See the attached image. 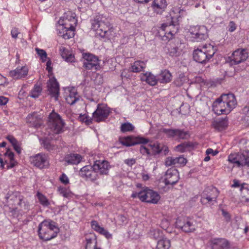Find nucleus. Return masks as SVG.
<instances>
[{"label":"nucleus","instance_id":"f257e3e1","mask_svg":"<svg viewBox=\"0 0 249 249\" xmlns=\"http://www.w3.org/2000/svg\"><path fill=\"white\" fill-rule=\"evenodd\" d=\"M237 104L232 93L223 94L213 104V110L217 115L229 114Z\"/></svg>","mask_w":249,"mask_h":249},{"label":"nucleus","instance_id":"f03ea898","mask_svg":"<svg viewBox=\"0 0 249 249\" xmlns=\"http://www.w3.org/2000/svg\"><path fill=\"white\" fill-rule=\"evenodd\" d=\"M91 28L96 32L97 36L104 37H110L114 32V28L111 26L108 19L103 15L96 16L91 21Z\"/></svg>","mask_w":249,"mask_h":249},{"label":"nucleus","instance_id":"7ed1b4c3","mask_svg":"<svg viewBox=\"0 0 249 249\" xmlns=\"http://www.w3.org/2000/svg\"><path fill=\"white\" fill-rule=\"evenodd\" d=\"M178 12L179 15L177 18L171 17V20L169 22H166L161 24L159 33L160 36L162 37L163 40H166L172 38L174 35L178 32V18L186 16L187 13L183 9L179 10Z\"/></svg>","mask_w":249,"mask_h":249},{"label":"nucleus","instance_id":"20e7f679","mask_svg":"<svg viewBox=\"0 0 249 249\" xmlns=\"http://www.w3.org/2000/svg\"><path fill=\"white\" fill-rule=\"evenodd\" d=\"M59 229L52 220H45L38 226V235L39 238L44 241H49L57 235Z\"/></svg>","mask_w":249,"mask_h":249},{"label":"nucleus","instance_id":"39448f33","mask_svg":"<svg viewBox=\"0 0 249 249\" xmlns=\"http://www.w3.org/2000/svg\"><path fill=\"white\" fill-rule=\"evenodd\" d=\"M110 113L111 109L106 104H99L96 109L92 113V118L86 116L83 119V121L87 124H91L92 121L97 123L104 122L108 118Z\"/></svg>","mask_w":249,"mask_h":249},{"label":"nucleus","instance_id":"423d86ee","mask_svg":"<svg viewBox=\"0 0 249 249\" xmlns=\"http://www.w3.org/2000/svg\"><path fill=\"white\" fill-rule=\"evenodd\" d=\"M216 49L210 44L204 45L202 48L194 50L193 58L195 61L203 64L208 62L215 53Z\"/></svg>","mask_w":249,"mask_h":249},{"label":"nucleus","instance_id":"0eeeda50","mask_svg":"<svg viewBox=\"0 0 249 249\" xmlns=\"http://www.w3.org/2000/svg\"><path fill=\"white\" fill-rule=\"evenodd\" d=\"M131 196L133 198L138 197L142 202L152 204H157L160 198L157 192L147 188L138 192H133Z\"/></svg>","mask_w":249,"mask_h":249},{"label":"nucleus","instance_id":"6e6552de","mask_svg":"<svg viewBox=\"0 0 249 249\" xmlns=\"http://www.w3.org/2000/svg\"><path fill=\"white\" fill-rule=\"evenodd\" d=\"M48 118V128L51 130L53 133L59 134L64 131L65 123L59 114L52 111L50 114Z\"/></svg>","mask_w":249,"mask_h":249},{"label":"nucleus","instance_id":"1a4fd4ad","mask_svg":"<svg viewBox=\"0 0 249 249\" xmlns=\"http://www.w3.org/2000/svg\"><path fill=\"white\" fill-rule=\"evenodd\" d=\"M149 142V140L142 137H135L133 138L129 136L125 138L122 141L123 145L126 146H131L138 144H141L140 147V152L143 155L150 156L151 153L148 148L144 145Z\"/></svg>","mask_w":249,"mask_h":249},{"label":"nucleus","instance_id":"9d476101","mask_svg":"<svg viewBox=\"0 0 249 249\" xmlns=\"http://www.w3.org/2000/svg\"><path fill=\"white\" fill-rule=\"evenodd\" d=\"M57 27V34L65 39H68L74 36V31L76 25H73L69 20L59 19Z\"/></svg>","mask_w":249,"mask_h":249},{"label":"nucleus","instance_id":"9b49d317","mask_svg":"<svg viewBox=\"0 0 249 249\" xmlns=\"http://www.w3.org/2000/svg\"><path fill=\"white\" fill-rule=\"evenodd\" d=\"M228 160L231 163L235 164L238 167L245 166L249 167V157L247 154L231 153L228 157Z\"/></svg>","mask_w":249,"mask_h":249},{"label":"nucleus","instance_id":"f8f14e48","mask_svg":"<svg viewBox=\"0 0 249 249\" xmlns=\"http://www.w3.org/2000/svg\"><path fill=\"white\" fill-rule=\"evenodd\" d=\"M219 192L215 187L206 188L201 195L200 201L203 204H210L212 202L216 201Z\"/></svg>","mask_w":249,"mask_h":249},{"label":"nucleus","instance_id":"ddd939ff","mask_svg":"<svg viewBox=\"0 0 249 249\" xmlns=\"http://www.w3.org/2000/svg\"><path fill=\"white\" fill-rule=\"evenodd\" d=\"M80 176L86 180L94 182L98 178V175L94 169L93 165H86L82 167L79 172Z\"/></svg>","mask_w":249,"mask_h":249},{"label":"nucleus","instance_id":"4468645a","mask_svg":"<svg viewBox=\"0 0 249 249\" xmlns=\"http://www.w3.org/2000/svg\"><path fill=\"white\" fill-rule=\"evenodd\" d=\"M177 228L181 229L186 232H192L195 230V226L188 217H178L176 222Z\"/></svg>","mask_w":249,"mask_h":249},{"label":"nucleus","instance_id":"2eb2a0df","mask_svg":"<svg viewBox=\"0 0 249 249\" xmlns=\"http://www.w3.org/2000/svg\"><path fill=\"white\" fill-rule=\"evenodd\" d=\"M190 33L191 35V37L193 38L194 41L200 42L205 40L208 37L206 29L204 26L191 27Z\"/></svg>","mask_w":249,"mask_h":249},{"label":"nucleus","instance_id":"dca6fc26","mask_svg":"<svg viewBox=\"0 0 249 249\" xmlns=\"http://www.w3.org/2000/svg\"><path fill=\"white\" fill-rule=\"evenodd\" d=\"M83 66L87 70H99L100 68L98 58L92 54H86Z\"/></svg>","mask_w":249,"mask_h":249},{"label":"nucleus","instance_id":"f3484780","mask_svg":"<svg viewBox=\"0 0 249 249\" xmlns=\"http://www.w3.org/2000/svg\"><path fill=\"white\" fill-rule=\"evenodd\" d=\"M248 56V53L246 49H238L233 52L230 57L231 63L232 65H237L246 60Z\"/></svg>","mask_w":249,"mask_h":249},{"label":"nucleus","instance_id":"a211bd4d","mask_svg":"<svg viewBox=\"0 0 249 249\" xmlns=\"http://www.w3.org/2000/svg\"><path fill=\"white\" fill-rule=\"evenodd\" d=\"M179 179L178 171L174 168H170L165 172L164 182L166 185L176 184Z\"/></svg>","mask_w":249,"mask_h":249},{"label":"nucleus","instance_id":"6ab92c4d","mask_svg":"<svg viewBox=\"0 0 249 249\" xmlns=\"http://www.w3.org/2000/svg\"><path fill=\"white\" fill-rule=\"evenodd\" d=\"M30 160L34 166L40 169L47 167L49 165L47 156L43 154L39 153L31 157Z\"/></svg>","mask_w":249,"mask_h":249},{"label":"nucleus","instance_id":"aec40b11","mask_svg":"<svg viewBox=\"0 0 249 249\" xmlns=\"http://www.w3.org/2000/svg\"><path fill=\"white\" fill-rule=\"evenodd\" d=\"M48 90L52 97L56 101L59 95V86L54 77L50 78L47 83Z\"/></svg>","mask_w":249,"mask_h":249},{"label":"nucleus","instance_id":"412c9836","mask_svg":"<svg viewBox=\"0 0 249 249\" xmlns=\"http://www.w3.org/2000/svg\"><path fill=\"white\" fill-rule=\"evenodd\" d=\"M93 166L96 173L99 172L100 175H107L109 170L111 168L109 163L105 160H96L94 162Z\"/></svg>","mask_w":249,"mask_h":249},{"label":"nucleus","instance_id":"4be33fe9","mask_svg":"<svg viewBox=\"0 0 249 249\" xmlns=\"http://www.w3.org/2000/svg\"><path fill=\"white\" fill-rule=\"evenodd\" d=\"M26 122L30 126L36 128L40 127L42 124L40 115L36 112L29 114L26 117Z\"/></svg>","mask_w":249,"mask_h":249},{"label":"nucleus","instance_id":"5701e85b","mask_svg":"<svg viewBox=\"0 0 249 249\" xmlns=\"http://www.w3.org/2000/svg\"><path fill=\"white\" fill-rule=\"evenodd\" d=\"M152 151V155H156L163 152L164 155L166 156L168 153L169 150L168 147L163 144L158 142L154 143L153 144H148Z\"/></svg>","mask_w":249,"mask_h":249},{"label":"nucleus","instance_id":"b1692460","mask_svg":"<svg viewBox=\"0 0 249 249\" xmlns=\"http://www.w3.org/2000/svg\"><path fill=\"white\" fill-rule=\"evenodd\" d=\"M28 73V68L26 66L18 67L10 72V75L14 79H20L25 77Z\"/></svg>","mask_w":249,"mask_h":249},{"label":"nucleus","instance_id":"393cba45","mask_svg":"<svg viewBox=\"0 0 249 249\" xmlns=\"http://www.w3.org/2000/svg\"><path fill=\"white\" fill-rule=\"evenodd\" d=\"M167 5L166 0H154L152 8L157 14H161L165 11Z\"/></svg>","mask_w":249,"mask_h":249},{"label":"nucleus","instance_id":"a878e982","mask_svg":"<svg viewBox=\"0 0 249 249\" xmlns=\"http://www.w3.org/2000/svg\"><path fill=\"white\" fill-rule=\"evenodd\" d=\"M141 81L145 82L151 86H154L157 84L158 80L156 76L150 72L142 73L140 75Z\"/></svg>","mask_w":249,"mask_h":249},{"label":"nucleus","instance_id":"bb28decb","mask_svg":"<svg viewBox=\"0 0 249 249\" xmlns=\"http://www.w3.org/2000/svg\"><path fill=\"white\" fill-rule=\"evenodd\" d=\"M91 226L92 229L101 234L104 235L107 238L109 239L111 238L112 235L104 228L100 227L96 221H92L91 222Z\"/></svg>","mask_w":249,"mask_h":249},{"label":"nucleus","instance_id":"cd10ccee","mask_svg":"<svg viewBox=\"0 0 249 249\" xmlns=\"http://www.w3.org/2000/svg\"><path fill=\"white\" fill-rule=\"evenodd\" d=\"M228 125L227 118L224 119H218L214 120L212 124L213 126L219 131L225 129Z\"/></svg>","mask_w":249,"mask_h":249},{"label":"nucleus","instance_id":"c85d7f7f","mask_svg":"<svg viewBox=\"0 0 249 249\" xmlns=\"http://www.w3.org/2000/svg\"><path fill=\"white\" fill-rule=\"evenodd\" d=\"M178 43L176 44L175 43L170 42L166 46L167 49V53L172 57H177L180 55V50L178 46Z\"/></svg>","mask_w":249,"mask_h":249},{"label":"nucleus","instance_id":"c756f323","mask_svg":"<svg viewBox=\"0 0 249 249\" xmlns=\"http://www.w3.org/2000/svg\"><path fill=\"white\" fill-rule=\"evenodd\" d=\"M65 99L68 104L72 105L79 100V95L77 91L73 89L69 91V94L66 96Z\"/></svg>","mask_w":249,"mask_h":249},{"label":"nucleus","instance_id":"7c9ffc66","mask_svg":"<svg viewBox=\"0 0 249 249\" xmlns=\"http://www.w3.org/2000/svg\"><path fill=\"white\" fill-rule=\"evenodd\" d=\"M232 186L234 187H240V190L242 198L244 199L243 200L246 202L249 201V189L248 188L244 187L243 185L240 186L239 182L238 180H234V183Z\"/></svg>","mask_w":249,"mask_h":249},{"label":"nucleus","instance_id":"2f4dec72","mask_svg":"<svg viewBox=\"0 0 249 249\" xmlns=\"http://www.w3.org/2000/svg\"><path fill=\"white\" fill-rule=\"evenodd\" d=\"M81 160V156L77 154L67 155L65 158V161L70 164H77Z\"/></svg>","mask_w":249,"mask_h":249},{"label":"nucleus","instance_id":"473e14b6","mask_svg":"<svg viewBox=\"0 0 249 249\" xmlns=\"http://www.w3.org/2000/svg\"><path fill=\"white\" fill-rule=\"evenodd\" d=\"M146 67L145 62L143 61L138 60L135 61L130 68V71L133 72H139L143 71Z\"/></svg>","mask_w":249,"mask_h":249},{"label":"nucleus","instance_id":"72a5a7b5","mask_svg":"<svg viewBox=\"0 0 249 249\" xmlns=\"http://www.w3.org/2000/svg\"><path fill=\"white\" fill-rule=\"evenodd\" d=\"M59 51L62 57L67 62H72L74 61V56L65 47H61Z\"/></svg>","mask_w":249,"mask_h":249},{"label":"nucleus","instance_id":"f704fd0d","mask_svg":"<svg viewBox=\"0 0 249 249\" xmlns=\"http://www.w3.org/2000/svg\"><path fill=\"white\" fill-rule=\"evenodd\" d=\"M194 144L190 142H186L181 143L176 146V149L179 152H184L187 150H190L194 147Z\"/></svg>","mask_w":249,"mask_h":249},{"label":"nucleus","instance_id":"c9c22d12","mask_svg":"<svg viewBox=\"0 0 249 249\" xmlns=\"http://www.w3.org/2000/svg\"><path fill=\"white\" fill-rule=\"evenodd\" d=\"M170 246V241L166 238H163L158 241L155 249H169Z\"/></svg>","mask_w":249,"mask_h":249},{"label":"nucleus","instance_id":"e433bc0d","mask_svg":"<svg viewBox=\"0 0 249 249\" xmlns=\"http://www.w3.org/2000/svg\"><path fill=\"white\" fill-rule=\"evenodd\" d=\"M15 198L17 201V205L19 207L21 210H27L29 209V203L23 199L22 196H15Z\"/></svg>","mask_w":249,"mask_h":249},{"label":"nucleus","instance_id":"4c0bfd02","mask_svg":"<svg viewBox=\"0 0 249 249\" xmlns=\"http://www.w3.org/2000/svg\"><path fill=\"white\" fill-rule=\"evenodd\" d=\"M6 157L9 160V163L7 165L8 168H12L14 167L17 162L14 160V154L13 152L8 149L4 154Z\"/></svg>","mask_w":249,"mask_h":249},{"label":"nucleus","instance_id":"58836bf2","mask_svg":"<svg viewBox=\"0 0 249 249\" xmlns=\"http://www.w3.org/2000/svg\"><path fill=\"white\" fill-rule=\"evenodd\" d=\"M160 82L162 83H166L170 82L172 80V75L171 73L166 70H165L160 74Z\"/></svg>","mask_w":249,"mask_h":249},{"label":"nucleus","instance_id":"ea45409f","mask_svg":"<svg viewBox=\"0 0 249 249\" xmlns=\"http://www.w3.org/2000/svg\"><path fill=\"white\" fill-rule=\"evenodd\" d=\"M36 196L39 203L43 207H48L50 205V202L48 198L42 193L38 192L36 194Z\"/></svg>","mask_w":249,"mask_h":249},{"label":"nucleus","instance_id":"a19ab883","mask_svg":"<svg viewBox=\"0 0 249 249\" xmlns=\"http://www.w3.org/2000/svg\"><path fill=\"white\" fill-rule=\"evenodd\" d=\"M42 91V88L41 86L36 84L35 85L34 88L31 91L30 95L31 97L36 98H37L40 94Z\"/></svg>","mask_w":249,"mask_h":249},{"label":"nucleus","instance_id":"79ce46f5","mask_svg":"<svg viewBox=\"0 0 249 249\" xmlns=\"http://www.w3.org/2000/svg\"><path fill=\"white\" fill-rule=\"evenodd\" d=\"M176 137L179 139H187L190 137L188 131H184L183 129H177Z\"/></svg>","mask_w":249,"mask_h":249},{"label":"nucleus","instance_id":"37998d69","mask_svg":"<svg viewBox=\"0 0 249 249\" xmlns=\"http://www.w3.org/2000/svg\"><path fill=\"white\" fill-rule=\"evenodd\" d=\"M134 125L130 123H124L121 124L120 129L121 132L125 133L126 132H130L134 129Z\"/></svg>","mask_w":249,"mask_h":249},{"label":"nucleus","instance_id":"c03bdc74","mask_svg":"<svg viewBox=\"0 0 249 249\" xmlns=\"http://www.w3.org/2000/svg\"><path fill=\"white\" fill-rule=\"evenodd\" d=\"M177 129L161 128L160 132L164 133L168 138H174L176 137Z\"/></svg>","mask_w":249,"mask_h":249},{"label":"nucleus","instance_id":"a18cd8bd","mask_svg":"<svg viewBox=\"0 0 249 249\" xmlns=\"http://www.w3.org/2000/svg\"><path fill=\"white\" fill-rule=\"evenodd\" d=\"M60 19H62L63 20H69L72 22L73 25H76L77 24V19L75 18V17L72 16L71 13H66L64 14V16L60 18Z\"/></svg>","mask_w":249,"mask_h":249},{"label":"nucleus","instance_id":"49530a36","mask_svg":"<svg viewBox=\"0 0 249 249\" xmlns=\"http://www.w3.org/2000/svg\"><path fill=\"white\" fill-rule=\"evenodd\" d=\"M41 144L43 147L47 150L50 151L54 149L55 146L52 144L51 142L47 139H44L41 142Z\"/></svg>","mask_w":249,"mask_h":249},{"label":"nucleus","instance_id":"de8ad7c7","mask_svg":"<svg viewBox=\"0 0 249 249\" xmlns=\"http://www.w3.org/2000/svg\"><path fill=\"white\" fill-rule=\"evenodd\" d=\"M186 79L184 74L181 73L179 76L174 81V84L178 87L181 86L185 82Z\"/></svg>","mask_w":249,"mask_h":249},{"label":"nucleus","instance_id":"09e8293b","mask_svg":"<svg viewBox=\"0 0 249 249\" xmlns=\"http://www.w3.org/2000/svg\"><path fill=\"white\" fill-rule=\"evenodd\" d=\"M58 191L61 196L65 197L68 198L71 196L70 190L66 187H59L58 188Z\"/></svg>","mask_w":249,"mask_h":249},{"label":"nucleus","instance_id":"8fccbe9b","mask_svg":"<svg viewBox=\"0 0 249 249\" xmlns=\"http://www.w3.org/2000/svg\"><path fill=\"white\" fill-rule=\"evenodd\" d=\"M219 245L221 249H230L231 248L230 243L225 239H221Z\"/></svg>","mask_w":249,"mask_h":249},{"label":"nucleus","instance_id":"3c124183","mask_svg":"<svg viewBox=\"0 0 249 249\" xmlns=\"http://www.w3.org/2000/svg\"><path fill=\"white\" fill-rule=\"evenodd\" d=\"M35 50L37 54L39 56L42 61L43 62L46 61L47 59V53L44 50L42 49H40L38 48H36L35 49Z\"/></svg>","mask_w":249,"mask_h":249},{"label":"nucleus","instance_id":"603ef678","mask_svg":"<svg viewBox=\"0 0 249 249\" xmlns=\"http://www.w3.org/2000/svg\"><path fill=\"white\" fill-rule=\"evenodd\" d=\"M87 244L86 245L85 249H91L93 248L94 249L95 248H97L96 246L97 242L94 240H92V239H87Z\"/></svg>","mask_w":249,"mask_h":249},{"label":"nucleus","instance_id":"864d4df0","mask_svg":"<svg viewBox=\"0 0 249 249\" xmlns=\"http://www.w3.org/2000/svg\"><path fill=\"white\" fill-rule=\"evenodd\" d=\"M176 164V158L169 157L165 160V165L166 166H170Z\"/></svg>","mask_w":249,"mask_h":249},{"label":"nucleus","instance_id":"5fc2aeb1","mask_svg":"<svg viewBox=\"0 0 249 249\" xmlns=\"http://www.w3.org/2000/svg\"><path fill=\"white\" fill-rule=\"evenodd\" d=\"M117 222L119 225H123L127 223V218L123 215H119L117 217Z\"/></svg>","mask_w":249,"mask_h":249},{"label":"nucleus","instance_id":"6e6d98bb","mask_svg":"<svg viewBox=\"0 0 249 249\" xmlns=\"http://www.w3.org/2000/svg\"><path fill=\"white\" fill-rule=\"evenodd\" d=\"M176 161L177 164L180 165H185L187 162V160L185 158L183 157H176Z\"/></svg>","mask_w":249,"mask_h":249},{"label":"nucleus","instance_id":"4d7b16f0","mask_svg":"<svg viewBox=\"0 0 249 249\" xmlns=\"http://www.w3.org/2000/svg\"><path fill=\"white\" fill-rule=\"evenodd\" d=\"M19 34L20 32L17 28H13L11 31V36L14 39H16L18 37V35Z\"/></svg>","mask_w":249,"mask_h":249},{"label":"nucleus","instance_id":"13d9d810","mask_svg":"<svg viewBox=\"0 0 249 249\" xmlns=\"http://www.w3.org/2000/svg\"><path fill=\"white\" fill-rule=\"evenodd\" d=\"M60 180L64 184H67L69 182V178L65 174H62L61 176L60 177Z\"/></svg>","mask_w":249,"mask_h":249},{"label":"nucleus","instance_id":"bf43d9fd","mask_svg":"<svg viewBox=\"0 0 249 249\" xmlns=\"http://www.w3.org/2000/svg\"><path fill=\"white\" fill-rule=\"evenodd\" d=\"M222 214L224 217L227 222H229L231 220V216L230 214L224 210H222Z\"/></svg>","mask_w":249,"mask_h":249},{"label":"nucleus","instance_id":"052dcab7","mask_svg":"<svg viewBox=\"0 0 249 249\" xmlns=\"http://www.w3.org/2000/svg\"><path fill=\"white\" fill-rule=\"evenodd\" d=\"M124 163L129 166H131L136 163L135 159H128L124 161Z\"/></svg>","mask_w":249,"mask_h":249},{"label":"nucleus","instance_id":"680f3d73","mask_svg":"<svg viewBox=\"0 0 249 249\" xmlns=\"http://www.w3.org/2000/svg\"><path fill=\"white\" fill-rule=\"evenodd\" d=\"M218 151L216 150H213L212 148H208L206 150V154L207 155H209L210 154L212 155L213 156H215L218 153Z\"/></svg>","mask_w":249,"mask_h":249},{"label":"nucleus","instance_id":"e2e57ef3","mask_svg":"<svg viewBox=\"0 0 249 249\" xmlns=\"http://www.w3.org/2000/svg\"><path fill=\"white\" fill-rule=\"evenodd\" d=\"M236 29V25L233 21H230L229 23V31L232 32Z\"/></svg>","mask_w":249,"mask_h":249},{"label":"nucleus","instance_id":"0e129e2a","mask_svg":"<svg viewBox=\"0 0 249 249\" xmlns=\"http://www.w3.org/2000/svg\"><path fill=\"white\" fill-rule=\"evenodd\" d=\"M7 139L13 145L16 144L18 142L17 140L12 136H8Z\"/></svg>","mask_w":249,"mask_h":249},{"label":"nucleus","instance_id":"69168bd1","mask_svg":"<svg viewBox=\"0 0 249 249\" xmlns=\"http://www.w3.org/2000/svg\"><path fill=\"white\" fill-rule=\"evenodd\" d=\"M13 146L14 147V150L17 152L18 154H20L21 151V148L19 146L18 142L16 144L13 145Z\"/></svg>","mask_w":249,"mask_h":249},{"label":"nucleus","instance_id":"338daca9","mask_svg":"<svg viewBox=\"0 0 249 249\" xmlns=\"http://www.w3.org/2000/svg\"><path fill=\"white\" fill-rule=\"evenodd\" d=\"M8 98L4 96H0V106H3L8 102Z\"/></svg>","mask_w":249,"mask_h":249},{"label":"nucleus","instance_id":"774afa93","mask_svg":"<svg viewBox=\"0 0 249 249\" xmlns=\"http://www.w3.org/2000/svg\"><path fill=\"white\" fill-rule=\"evenodd\" d=\"M51 61L49 59L46 63V69L49 72H51L52 71V68L51 67Z\"/></svg>","mask_w":249,"mask_h":249}]
</instances>
